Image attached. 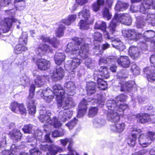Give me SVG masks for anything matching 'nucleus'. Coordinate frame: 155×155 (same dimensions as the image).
<instances>
[{"label": "nucleus", "mask_w": 155, "mask_h": 155, "mask_svg": "<svg viewBox=\"0 0 155 155\" xmlns=\"http://www.w3.org/2000/svg\"><path fill=\"white\" fill-rule=\"evenodd\" d=\"M89 46L86 43L84 38H74L72 41L69 43L65 50L66 52L70 54L80 56L85 59V64L87 68H92L94 65L91 60L88 57Z\"/></svg>", "instance_id": "1"}, {"label": "nucleus", "mask_w": 155, "mask_h": 155, "mask_svg": "<svg viewBox=\"0 0 155 155\" xmlns=\"http://www.w3.org/2000/svg\"><path fill=\"white\" fill-rule=\"evenodd\" d=\"M57 95V101L58 107L64 109L59 112V118L61 121H65L71 118L73 114L72 110L66 109L70 106L71 107H74L75 104L71 97H66L63 99V97Z\"/></svg>", "instance_id": "2"}, {"label": "nucleus", "mask_w": 155, "mask_h": 155, "mask_svg": "<svg viewBox=\"0 0 155 155\" xmlns=\"http://www.w3.org/2000/svg\"><path fill=\"white\" fill-rule=\"evenodd\" d=\"M117 22L126 25H129L131 24L132 19L130 16L128 14H115L108 28L112 34L115 31Z\"/></svg>", "instance_id": "3"}, {"label": "nucleus", "mask_w": 155, "mask_h": 155, "mask_svg": "<svg viewBox=\"0 0 155 155\" xmlns=\"http://www.w3.org/2000/svg\"><path fill=\"white\" fill-rule=\"evenodd\" d=\"M117 22L126 25H129L131 24L132 19L130 16L128 14H115L108 28L112 34L115 31Z\"/></svg>", "instance_id": "4"}, {"label": "nucleus", "mask_w": 155, "mask_h": 155, "mask_svg": "<svg viewBox=\"0 0 155 155\" xmlns=\"http://www.w3.org/2000/svg\"><path fill=\"white\" fill-rule=\"evenodd\" d=\"M107 108V118L108 120L112 122H118L120 119V114L117 112H122L119 110L117 104L113 100H108L106 104Z\"/></svg>", "instance_id": "5"}, {"label": "nucleus", "mask_w": 155, "mask_h": 155, "mask_svg": "<svg viewBox=\"0 0 155 155\" xmlns=\"http://www.w3.org/2000/svg\"><path fill=\"white\" fill-rule=\"evenodd\" d=\"M64 91L62 88L61 87L60 85H56L52 87V90H51L49 88H48L46 90L43 91L41 94V96L44 97V99L48 102H50L53 100V96L52 95H48L49 94L53 93L56 96V99L58 96L57 94L60 97H63V99L65 98Z\"/></svg>", "instance_id": "6"}, {"label": "nucleus", "mask_w": 155, "mask_h": 155, "mask_svg": "<svg viewBox=\"0 0 155 155\" xmlns=\"http://www.w3.org/2000/svg\"><path fill=\"white\" fill-rule=\"evenodd\" d=\"M39 114L38 118L41 122L51 124L54 127H59L61 126V123L55 117H54L52 119H51L50 117L51 113L50 111L45 110H41Z\"/></svg>", "instance_id": "7"}, {"label": "nucleus", "mask_w": 155, "mask_h": 155, "mask_svg": "<svg viewBox=\"0 0 155 155\" xmlns=\"http://www.w3.org/2000/svg\"><path fill=\"white\" fill-rule=\"evenodd\" d=\"M150 62L153 65L145 68L144 72L147 75L148 81L150 82L155 81V54L152 55L150 58Z\"/></svg>", "instance_id": "8"}, {"label": "nucleus", "mask_w": 155, "mask_h": 155, "mask_svg": "<svg viewBox=\"0 0 155 155\" xmlns=\"http://www.w3.org/2000/svg\"><path fill=\"white\" fill-rule=\"evenodd\" d=\"M27 39L28 33L26 32H23L19 39V44L16 45L14 51L16 54H20L27 50V48L25 47L27 43Z\"/></svg>", "instance_id": "9"}, {"label": "nucleus", "mask_w": 155, "mask_h": 155, "mask_svg": "<svg viewBox=\"0 0 155 155\" xmlns=\"http://www.w3.org/2000/svg\"><path fill=\"white\" fill-rule=\"evenodd\" d=\"M12 22H17L19 24L21 22L17 19L13 18L10 19L9 18H5L0 23V36L2 33L8 32L11 28L12 25Z\"/></svg>", "instance_id": "10"}, {"label": "nucleus", "mask_w": 155, "mask_h": 155, "mask_svg": "<svg viewBox=\"0 0 155 155\" xmlns=\"http://www.w3.org/2000/svg\"><path fill=\"white\" fill-rule=\"evenodd\" d=\"M123 35L128 40L137 41L143 37L142 34L135 31L134 29H128L122 31Z\"/></svg>", "instance_id": "11"}, {"label": "nucleus", "mask_w": 155, "mask_h": 155, "mask_svg": "<svg viewBox=\"0 0 155 155\" xmlns=\"http://www.w3.org/2000/svg\"><path fill=\"white\" fill-rule=\"evenodd\" d=\"M40 148L44 151L48 150L49 153H47V155H55L58 152L63 151V149L61 148L51 144L49 145L47 144H41Z\"/></svg>", "instance_id": "12"}, {"label": "nucleus", "mask_w": 155, "mask_h": 155, "mask_svg": "<svg viewBox=\"0 0 155 155\" xmlns=\"http://www.w3.org/2000/svg\"><path fill=\"white\" fill-rule=\"evenodd\" d=\"M10 108L12 111L16 113H20L22 115H25L27 113L24 105L22 104H18L16 102L11 103Z\"/></svg>", "instance_id": "13"}, {"label": "nucleus", "mask_w": 155, "mask_h": 155, "mask_svg": "<svg viewBox=\"0 0 155 155\" xmlns=\"http://www.w3.org/2000/svg\"><path fill=\"white\" fill-rule=\"evenodd\" d=\"M109 59H114V61L117 62L118 64L124 68L129 67L130 61L128 57L126 56H121L119 58L112 56L109 57Z\"/></svg>", "instance_id": "14"}, {"label": "nucleus", "mask_w": 155, "mask_h": 155, "mask_svg": "<svg viewBox=\"0 0 155 155\" xmlns=\"http://www.w3.org/2000/svg\"><path fill=\"white\" fill-rule=\"evenodd\" d=\"M38 59L35 57L33 58V61L36 63L38 68L41 70H45L48 68L50 65V62L44 59H40V56L38 55Z\"/></svg>", "instance_id": "15"}, {"label": "nucleus", "mask_w": 155, "mask_h": 155, "mask_svg": "<svg viewBox=\"0 0 155 155\" xmlns=\"http://www.w3.org/2000/svg\"><path fill=\"white\" fill-rule=\"evenodd\" d=\"M127 99V97L124 94H121L118 96L115 99V100H113L117 104V106L119 108V110L120 111H123L124 110L127 108V105L123 104H121L119 103L124 101Z\"/></svg>", "instance_id": "16"}, {"label": "nucleus", "mask_w": 155, "mask_h": 155, "mask_svg": "<svg viewBox=\"0 0 155 155\" xmlns=\"http://www.w3.org/2000/svg\"><path fill=\"white\" fill-rule=\"evenodd\" d=\"M108 70L105 66H102L98 70H96L94 72V76L95 77H99V75L104 78H107L109 77Z\"/></svg>", "instance_id": "17"}, {"label": "nucleus", "mask_w": 155, "mask_h": 155, "mask_svg": "<svg viewBox=\"0 0 155 155\" xmlns=\"http://www.w3.org/2000/svg\"><path fill=\"white\" fill-rule=\"evenodd\" d=\"M106 24L105 22L104 21H97L95 24V28L96 29L101 30L104 33V35L105 38L108 39H110V38L109 33L106 31Z\"/></svg>", "instance_id": "18"}, {"label": "nucleus", "mask_w": 155, "mask_h": 155, "mask_svg": "<svg viewBox=\"0 0 155 155\" xmlns=\"http://www.w3.org/2000/svg\"><path fill=\"white\" fill-rule=\"evenodd\" d=\"M64 86L65 90L68 92L67 93L68 95L71 96L74 95L76 87L74 83L72 81L66 82L64 84Z\"/></svg>", "instance_id": "19"}, {"label": "nucleus", "mask_w": 155, "mask_h": 155, "mask_svg": "<svg viewBox=\"0 0 155 155\" xmlns=\"http://www.w3.org/2000/svg\"><path fill=\"white\" fill-rule=\"evenodd\" d=\"M87 104V102L84 99H83L81 102L79 106V110L77 114L78 117H80L84 115L86 111Z\"/></svg>", "instance_id": "20"}, {"label": "nucleus", "mask_w": 155, "mask_h": 155, "mask_svg": "<svg viewBox=\"0 0 155 155\" xmlns=\"http://www.w3.org/2000/svg\"><path fill=\"white\" fill-rule=\"evenodd\" d=\"M64 76V70L61 67L58 66L54 71L52 78L56 80L61 79Z\"/></svg>", "instance_id": "21"}, {"label": "nucleus", "mask_w": 155, "mask_h": 155, "mask_svg": "<svg viewBox=\"0 0 155 155\" xmlns=\"http://www.w3.org/2000/svg\"><path fill=\"white\" fill-rule=\"evenodd\" d=\"M132 131L133 132L135 131L136 133L132 134L131 136L127 139V142L129 146L133 147L135 145L136 143L137 133H140L141 132V130L139 129L134 128Z\"/></svg>", "instance_id": "22"}, {"label": "nucleus", "mask_w": 155, "mask_h": 155, "mask_svg": "<svg viewBox=\"0 0 155 155\" xmlns=\"http://www.w3.org/2000/svg\"><path fill=\"white\" fill-rule=\"evenodd\" d=\"M144 35L147 41H151L153 45V48L155 49V32L151 30H147L144 33Z\"/></svg>", "instance_id": "23"}, {"label": "nucleus", "mask_w": 155, "mask_h": 155, "mask_svg": "<svg viewBox=\"0 0 155 155\" xmlns=\"http://www.w3.org/2000/svg\"><path fill=\"white\" fill-rule=\"evenodd\" d=\"M114 123V124L110 126L111 131L119 133L123 131L125 127V125L124 123H118L117 122Z\"/></svg>", "instance_id": "24"}, {"label": "nucleus", "mask_w": 155, "mask_h": 155, "mask_svg": "<svg viewBox=\"0 0 155 155\" xmlns=\"http://www.w3.org/2000/svg\"><path fill=\"white\" fill-rule=\"evenodd\" d=\"M35 51L36 54L39 55L41 52H52V51L48 45L46 44H41Z\"/></svg>", "instance_id": "25"}, {"label": "nucleus", "mask_w": 155, "mask_h": 155, "mask_svg": "<svg viewBox=\"0 0 155 155\" xmlns=\"http://www.w3.org/2000/svg\"><path fill=\"white\" fill-rule=\"evenodd\" d=\"M80 18H84L85 20H91L93 19L90 18V13L89 8L87 6H84L82 11L80 12L78 15Z\"/></svg>", "instance_id": "26"}, {"label": "nucleus", "mask_w": 155, "mask_h": 155, "mask_svg": "<svg viewBox=\"0 0 155 155\" xmlns=\"http://www.w3.org/2000/svg\"><path fill=\"white\" fill-rule=\"evenodd\" d=\"M129 53L132 58L135 59L140 56V49L138 47L132 46L129 48Z\"/></svg>", "instance_id": "27"}, {"label": "nucleus", "mask_w": 155, "mask_h": 155, "mask_svg": "<svg viewBox=\"0 0 155 155\" xmlns=\"http://www.w3.org/2000/svg\"><path fill=\"white\" fill-rule=\"evenodd\" d=\"M68 65L69 69L74 72V70L77 68L81 63V61L78 58H74L69 61Z\"/></svg>", "instance_id": "28"}, {"label": "nucleus", "mask_w": 155, "mask_h": 155, "mask_svg": "<svg viewBox=\"0 0 155 155\" xmlns=\"http://www.w3.org/2000/svg\"><path fill=\"white\" fill-rule=\"evenodd\" d=\"M152 0H143L140 8V12L145 14L147 9L150 8L152 7Z\"/></svg>", "instance_id": "29"}, {"label": "nucleus", "mask_w": 155, "mask_h": 155, "mask_svg": "<svg viewBox=\"0 0 155 155\" xmlns=\"http://www.w3.org/2000/svg\"><path fill=\"white\" fill-rule=\"evenodd\" d=\"M40 38L43 42L49 43L54 48H57L59 43V41L55 38L50 39L49 37H45L42 35Z\"/></svg>", "instance_id": "30"}, {"label": "nucleus", "mask_w": 155, "mask_h": 155, "mask_svg": "<svg viewBox=\"0 0 155 155\" xmlns=\"http://www.w3.org/2000/svg\"><path fill=\"white\" fill-rule=\"evenodd\" d=\"M65 58V56L64 53L56 52L54 55V59L55 63L59 65L63 63Z\"/></svg>", "instance_id": "31"}, {"label": "nucleus", "mask_w": 155, "mask_h": 155, "mask_svg": "<svg viewBox=\"0 0 155 155\" xmlns=\"http://www.w3.org/2000/svg\"><path fill=\"white\" fill-rule=\"evenodd\" d=\"M9 135L12 139L17 141L20 140L22 136V134L20 130L17 129H14L10 132Z\"/></svg>", "instance_id": "32"}, {"label": "nucleus", "mask_w": 155, "mask_h": 155, "mask_svg": "<svg viewBox=\"0 0 155 155\" xmlns=\"http://www.w3.org/2000/svg\"><path fill=\"white\" fill-rule=\"evenodd\" d=\"M96 83L93 82L87 83L86 86V91L88 95H91L96 92Z\"/></svg>", "instance_id": "33"}, {"label": "nucleus", "mask_w": 155, "mask_h": 155, "mask_svg": "<svg viewBox=\"0 0 155 155\" xmlns=\"http://www.w3.org/2000/svg\"><path fill=\"white\" fill-rule=\"evenodd\" d=\"M137 119L138 121L142 123L150 122V116L146 114H137Z\"/></svg>", "instance_id": "34"}, {"label": "nucleus", "mask_w": 155, "mask_h": 155, "mask_svg": "<svg viewBox=\"0 0 155 155\" xmlns=\"http://www.w3.org/2000/svg\"><path fill=\"white\" fill-rule=\"evenodd\" d=\"M94 21L93 19L91 20H81L79 24L80 28L81 29H87L88 28V24H91Z\"/></svg>", "instance_id": "35"}, {"label": "nucleus", "mask_w": 155, "mask_h": 155, "mask_svg": "<svg viewBox=\"0 0 155 155\" xmlns=\"http://www.w3.org/2000/svg\"><path fill=\"white\" fill-rule=\"evenodd\" d=\"M76 18V15L75 14L69 15L67 19L62 20L61 22L66 25H70L75 21Z\"/></svg>", "instance_id": "36"}, {"label": "nucleus", "mask_w": 155, "mask_h": 155, "mask_svg": "<svg viewBox=\"0 0 155 155\" xmlns=\"http://www.w3.org/2000/svg\"><path fill=\"white\" fill-rule=\"evenodd\" d=\"M128 5L121 1H118L115 7V9L117 11H123L126 9Z\"/></svg>", "instance_id": "37"}, {"label": "nucleus", "mask_w": 155, "mask_h": 155, "mask_svg": "<svg viewBox=\"0 0 155 155\" xmlns=\"http://www.w3.org/2000/svg\"><path fill=\"white\" fill-rule=\"evenodd\" d=\"M27 106L29 108V113L31 114H34L36 112V106L34 100H31L28 101Z\"/></svg>", "instance_id": "38"}, {"label": "nucleus", "mask_w": 155, "mask_h": 155, "mask_svg": "<svg viewBox=\"0 0 155 155\" xmlns=\"http://www.w3.org/2000/svg\"><path fill=\"white\" fill-rule=\"evenodd\" d=\"M103 0H97L96 2L93 3L92 8L93 11L95 12L98 11L100 9V6L104 4Z\"/></svg>", "instance_id": "39"}, {"label": "nucleus", "mask_w": 155, "mask_h": 155, "mask_svg": "<svg viewBox=\"0 0 155 155\" xmlns=\"http://www.w3.org/2000/svg\"><path fill=\"white\" fill-rule=\"evenodd\" d=\"M147 139L143 134H140L139 138V143L140 145L143 147H145L149 146L150 143L147 141Z\"/></svg>", "instance_id": "40"}, {"label": "nucleus", "mask_w": 155, "mask_h": 155, "mask_svg": "<svg viewBox=\"0 0 155 155\" xmlns=\"http://www.w3.org/2000/svg\"><path fill=\"white\" fill-rule=\"evenodd\" d=\"M97 82L98 87L101 90H105L107 88V84L106 82L103 80L100 77H98Z\"/></svg>", "instance_id": "41"}, {"label": "nucleus", "mask_w": 155, "mask_h": 155, "mask_svg": "<svg viewBox=\"0 0 155 155\" xmlns=\"http://www.w3.org/2000/svg\"><path fill=\"white\" fill-rule=\"evenodd\" d=\"M105 124V121L104 120L96 119L93 121V127L95 128H100Z\"/></svg>", "instance_id": "42"}, {"label": "nucleus", "mask_w": 155, "mask_h": 155, "mask_svg": "<svg viewBox=\"0 0 155 155\" xmlns=\"http://www.w3.org/2000/svg\"><path fill=\"white\" fill-rule=\"evenodd\" d=\"M65 27L61 24L59 25V26L56 31V35L58 37H61L64 35Z\"/></svg>", "instance_id": "43"}, {"label": "nucleus", "mask_w": 155, "mask_h": 155, "mask_svg": "<svg viewBox=\"0 0 155 155\" xmlns=\"http://www.w3.org/2000/svg\"><path fill=\"white\" fill-rule=\"evenodd\" d=\"M120 91H129L133 87V85L128 82H123L121 84Z\"/></svg>", "instance_id": "44"}, {"label": "nucleus", "mask_w": 155, "mask_h": 155, "mask_svg": "<svg viewBox=\"0 0 155 155\" xmlns=\"http://www.w3.org/2000/svg\"><path fill=\"white\" fill-rule=\"evenodd\" d=\"M138 21L137 24V28H142L145 25V22H146L145 17L144 15L140 17V18L138 19Z\"/></svg>", "instance_id": "45"}, {"label": "nucleus", "mask_w": 155, "mask_h": 155, "mask_svg": "<svg viewBox=\"0 0 155 155\" xmlns=\"http://www.w3.org/2000/svg\"><path fill=\"white\" fill-rule=\"evenodd\" d=\"M145 17L146 21L148 23H155V14L148 13L147 17L144 16Z\"/></svg>", "instance_id": "46"}, {"label": "nucleus", "mask_w": 155, "mask_h": 155, "mask_svg": "<svg viewBox=\"0 0 155 155\" xmlns=\"http://www.w3.org/2000/svg\"><path fill=\"white\" fill-rule=\"evenodd\" d=\"M98 113V109L96 107H92L89 110L88 116L89 117H93L96 115Z\"/></svg>", "instance_id": "47"}, {"label": "nucleus", "mask_w": 155, "mask_h": 155, "mask_svg": "<svg viewBox=\"0 0 155 155\" xmlns=\"http://www.w3.org/2000/svg\"><path fill=\"white\" fill-rule=\"evenodd\" d=\"M103 17L106 18L107 20L110 19L112 17V15L109 12L108 9L106 7L103 10Z\"/></svg>", "instance_id": "48"}, {"label": "nucleus", "mask_w": 155, "mask_h": 155, "mask_svg": "<svg viewBox=\"0 0 155 155\" xmlns=\"http://www.w3.org/2000/svg\"><path fill=\"white\" fill-rule=\"evenodd\" d=\"M34 127L31 124L25 125L22 128V130L25 133H30L32 132Z\"/></svg>", "instance_id": "49"}, {"label": "nucleus", "mask_w": 155, "mask_h": 155, "mask_svg": "<svg viewBox=\"0 0 155 155\" xmlns=\"http://www.w3.org/2000/svg\"><path fill=\"white\" fill-rule=\"evenodd\" d=\"M93 37L95 41L101 42L102 40V34L99 32H96L94 33Z\"/></svg>", "instance_id": "50"}, {"label": "nucleus", "mask_w": 155, "mask_h": 155, "mask_svg": "<svg viewBox=\"0 0 155 155\" xmlns=\"http://www.w3.org/2000/svg\"><path fill=\"white\" fill-rule=\"evenodd\" d=\"M112 56H111V57ZM110 57L109 56L107 58L102 57L99 60V64L101 65L102 64H105L108 63L110 61H114V59H109V58Z\"/></svg>", "instance_id": "51"}, {"label": "nucleus", "mask_w": 155, "mask_h": 155, "mask_svg": "<svg viewBox=\"0 0 155 155\" xmlns=\"http://www.w3.org/2000/svg\"><path fill=\"white\" fill-rule=\"evenodd\" d=\"M77 121V120L75 118H74L73 120L66 124L65 125L68 127L69 129H72L76 125Z\"/></svg>", "instance_id": "52"}, {"label": "nucleus", "mask_w": 155, "mask_h": 155, "mask_svg": "<svg viewBox=\"0 0 155 155\" xmlns=\"http://www.w3.org/2000/svg\"><path fill=\"white\" fill-rule=\"evenodd\" d=\"M35 83L37 87H41L43 84L42 81V77L38 76H36V78L35 80Z\"/></svg>", "instance_id": "53"}, {"label": "nucleus", "mask_w": 155, "mask_h": 155, "mask_svg": "<svg viewBox=\"0 0 155 155\" xmlns=\"http://www.w3.org/2000/svg\"><path fill=\"white\" fill-rule=\"evenodd\" d=\"M131 71L134 74L138 75L140 73V69L136 65L133 64L131 66Z\"/></svg>", "instance_id": "54"}, {"label": "nucleus", "mask_w": 155, "mask_h": 155, "mask_svg": "<svg viewBox=\"0 0 155 155\" xmlns=\"http://www.w3.org/2000/svg\"><path fill=\"white\" fill-rule=\"evenodd\" d=\"M11 2V0H0V8L8 6Z\"/></svg>", "instance_id": "55"}, {"label": "nucleus", "mask_w": 155, "mask_h": 155, "mask_svg": "<svg viewBox=\"0 0 155 155\" xmlns=\"http://www.w3.org/2000/svg\"><path fill=\"white\" fill-rule=\"evenodd\" d=\"M115 44V43L112 44L113 46L117 49H119L120 51H123L125 48V46L121 42H120L119 43V45H117Z\"/></svg>", "instance_id": "56"}, {"label": "nucleus", "mask_w": 155, "mask_h": 155, "mask_svg": "<svg viewBox=\"0 0 155 155\" xmlns=\"http://www.w3.org/2000/svg\"><path fill=\"white\" fill-rule=\"evenodd\" d=\"M64 132L62 130L61 131L59 130H55L52 133V135L54 137L62 136L64 135Z\"/></svg>", "instance_id": "57"}, {"label": "nucleus", "mask_w": 155, "mask_h": 155, "mask_svg": "<svg viewBox=\"0 0 155 155\" xmlns=\"http://www.w3.org/2000/svg\"><path fill=\"white\" fill-rule=\"evenodd\" d=\"M20 81L23 85H27L29 83L28 78L26 76L22 77L20 78Z\"/></svg>", "instance_id": "58"}, {"label": "nucleus", "mask_w": 155, "mask_h": 155, "mask_svg": "<svg viewBox=\"0 0 155 155\" xmlns=\"http://www.w3.org/2000/svg\"><path fill=\"white\" fill-rule=\"evenodd\" d=\"M140 8H141V6H134L132 5L130 7V9L131 11L133 12H137L140 11Z\"/></svg>", "instance_id": "59"}, {"label": "nucleus", "mask_w": 155, "mask_h": 155, "mask_svg": "<svg viewBox=\"0 0 155 155\" xmlns=\"http://www.w3.org/2000/svg\"><path fill=\"white\" fill-rule=\"evenodd\" d=\"M30 152L31 155H40L41 154V152L37 148L31 149Z\"/></svg>", "instance_id": "60"}, {"label": "nucleus", "mask_w": 155, "mask_h": 155, "mask_svg": "<svg viewBox=\"0 0 155 155\" xmlns=\"http://www.w3.org/2000/svg\"><path fill=\"white\" fill-rule=\"evenodd\" d=\"M145 110L151 111L150 114L151 115H154L153 112H155V108H153L152 105L146 106L145 107Z\"/></svg>", "instance_id": "61"}, {"label": "nucleus", "mask_w": 155, "mask_h": 155, "mask_svg": "<svg viewBox=\"0 0 155 155\" xmlns=\"http://www.w3.org/2000/svg\"><path fill=\"white\" fill-rule=\"evenodd\" d=\"M147 150L146 149H144L142 150H140L138 152H137L132 155H144L147 152Z\"/></svg>", "instance_id": "62"}, {"label": "nucleus", "mask_w": 155, "mask_h": 155, "mask_svg": "<svg viewBox=\"0 0 155 155\" xmlns=\"http://www.w3.org/2000/svg\"><path fill=\"white\" fill-rule=\"evenodd\" d=\"M135 118H137V115H136L132 114H129L127 117V118L129 121H132Z\"/></svg>", "instance_id": "63"}, {"label": "nucleus", "mask_w": 155, "mask_h": 155, "mask_svg": "<svg viewBox=\"0 0 155 155\" xmlns=\"http://www.w3.org/2000/svg\"><path fill=\"white\" fill-rule=\"evenodd\" d=\"M148 136L151 140H153L155 139V133L149 132L148 133Z\"/></svg>", "instance_id": "64"}]
</instances>
